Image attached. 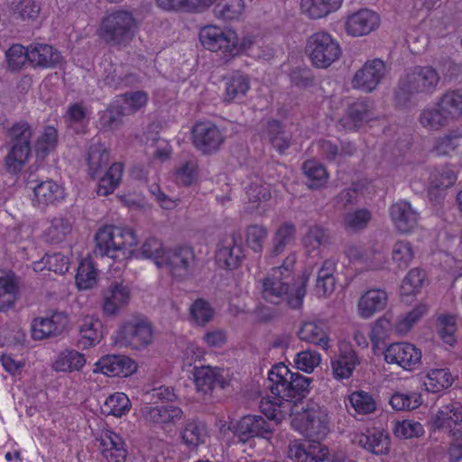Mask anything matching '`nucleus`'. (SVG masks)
<instances>
[{
  "label": "nucleus",
  "mask_w": 462,
  "mask_h": 462,
  "mask_svg": "<svg viewBox=\"0 0 462 462\" xmlns=\"http://www.w3.org/2000/svg\"><path fill=\"white\" fill-rule=\"evenodd\" d=\"M296 254L291 253L283 260L282 265L273 267L262 281V297L272 304L285 302L293 310L302 306L306 295L308 277H303L301 284L294 291L291 290L292 273L296 263Z\"/></svg>",
  "instance_id": "1"
},
{
  "label": "nucleus",
  "mask_w": 462,
  "mask_h": 462,
  "mask_svg": "<svg viewBox=\"0 0 462 462\" xmlns=\"http://www.w3.org/2000/svg\"><path fill=\"white\" fill-rule=\"evenodd\" d=\"M439 70L430 65H416L408 69L398 80L394 97L398 104L406 105L413 98H428L440 85Z\"/></svg>",
  "instance_id": "2"
},
{
  "label": "nucleus",
  "mask_w": 462,
  "mask_h": 462,
  "mask_svg": "<svg viewBox=\"0 0 462 462\" xmlns=\"http://www.w3.org/2000/svg\"><path fill=\"white\" fill-rule=\"evenodd\" d=\"M311 383V378L293 373L280 363L269 371L267 388L278 401L284 400L296 404L310 393Z\"/></svg>",
  "instance_id": "3"
},
{
  "label": "nucleus",
  "mask_w": 462,
  "mask_h": 462,
  "mask_svg": "<svg viewBox=\"0 0 462 462\" xmlns=\"http://www.w3.org/2000/svg\"><path fill=\"white\" fill-rule=\"evenodd\" d=\"M137 30L138 21L134 14L131 11L119 8L102 17L97 34L110 46L125 47L135 37Z\"/></svg>",
  "instance_id": "4"
},
{
  "label": "nucleus",
  "mask_w": 462,
  "mask_h": 462,
  "mask_svg": "<svg viewBox=\"0 0 462 462\" xmlns=\"http://www.w3.org/2000/svg\"><path fill=\"white\" fill-rule=\"evenodd\" d=\"M33 129L26 121L14 123L6 132L8 152L4 160L5 171L10 174L19 173L32 154Z\"/></svg>",
  "instance_id": "5"
},
{
  "label": "nucleus",
  "mask_w": 462,
  "mask_h": 462,
  "mask_svg": "<svg viewBox=\"0 0 462 462\" xmlns=\"http://www.w3.org/2000/svg\"><path fill=\"white\" fill-rule=\"evenodd\" d=\"M96 255L108 256L122 261L137 245V237L132 228L108 226L98 230L95 236Z\"/></svg>",
  "instance_id": "6"
},
{
  "label": "nucleus",
  "mask_w": 462,
  "mask_h": 462,
  "mask_svg": "<svg viewBox=\"0 0 462 462\" xmlns=\"http://www.w3.org/2000/svg\"><path fill=\"white\" fill-rule=\"evenodd\" d=\"M305 51L311 63L319 69H327L341 55L339 43L325 32L310 35L306 43Z\"/></svg>",
  "instance_id": "7"
},
{
  "label": "nucleus",
  "mask_w": 462,
  "mask_h": 462,
  "mask_svg": "<svg viewBox=\"0 0 462 462\" xmlns=\"http://www.w3.org/2000/svg\"><path fill=\"white\" fill-rule=\"evenodd\" d=\"M120 333L123 341L136 350L146 348L153 340L152 322L144 316H134L125 322Z\"/></svg>",
  "instance_id": "8"
},
{
  "label": "nucleus",
  "mask_w": 462,
  "mask_h": 462,
  "mask_svg": "<svg viewBox=\"0 0 462 462\" xmlns=\"http://www.w3.org/2000/svg\"><path fill=\"white\" fill-rule=\"evenodd\" d=\"M167 267L174 277L185 279L196 267V256L192 247L183 245L166 249L160 267Z\"/></svg>",
  "instance_id": "9"
},
{
  "label": "nucleus",
  "mask_w": 462,
  "mask_h": 462,
  "mask_svg": "<svg viewBox=\"0 0 462 462\" xmlns=\"http://www.w3.org/2000/svg\"><path fill=\"white\" fill-rule=\"evenodd\" d=\"M304 411L302 434L310 442L319 444L328 433V416L327 410L317 403L302 407Z\"/></svg>",
  "instance_id": "10"
},
{
  "label": "nucleus",
  "mask_w": 462,
  "mask_h": 462,
  "mask_svg": "<svg viewBox=\"0 0 462 462\" xmlns=\"http://www.w3.org/2000/svg\"><path fill=\"white\" fill-rule=\"evenodd\" d=\"M273 426L261 415L242 417L234 426V437L238 442L246 443L254 438L270 439L273 434Z\"/></svg>",
  "instance_id": "11"
},
{
  "label": "nucleus",
  "mask_w": 462,
  "mask_h": 462,
  "mask_svg": "<svg viewBox=\"0 0 462 462\" xmlns=\"http://www.w3.org/2000/svg\"><path fill=\"white\" fill-rule=\"evenodd\" d=\"M201 44L211 51L232 54L238 45V38L234 31H224L214 25L203 27L199 32Z\"/></svg>",
  "instance_id": "12"
},
{
  "label": "nucleus",
  "mask_w": 462,
  "mask_h": 462,
  "mask_svg": "<svg viewBox=\"0 0 462 462\" xmlns=\"http://www.w3.org/2000/svg\"><path fill=\"white\" fill-rule=\"evenodd\" d=\"M386 75L385 63L380 59H374L366 61L358 69L352 80L355 88L365 92H372Z\"/></svg>",
  "instance_id": "13"
},
{
  "label": "nucleus",
  "mask_w": 462,
  "mask_h": 462,
  "mask_svg": "<svg viewBox=\"0 0 462 462\" xmlns=\"http://www.w3.org/2000/svg\"><path fill=\"white\" fill-rule=\"evenodd\" d=\"M384 359L387 363L398 365L405 370H413L420 364L421 351L410 343H394L384 351Z\"/></svg>",
  "instance_id": "14"
},
{
  "label": "nucleus",
  "mask_w": 462,
  "mask_h": 462,
  "mask_svg": "<svg viewBox=\"0 0 462 462\" xmlns=\"http://www.w3.org/2000/svg\"><path fill=\"white\" fill-rule=\"evenodd\" d=\"M192 142L203 153H211L218 150L224 142V135L212 123L199 122L193 126Z\"/></svg>",
  "instance_id": "15"
},
{
  "label": "nucleus",
  "mask_w": 462,
  "mask_h": 462,
  "mask_svg": "<svg viewBox=\"0 0 462 462\" xmlns=\"http://www.w3.org/2000/svg\"><path fill=\"white\" fill-rule=\"evenodd\" d=\"M194 383L199 392L211 393L216 388L224 389L228 382L223 368L200 366L194 369Z\"/></svg>",
  "instance_id": "16"
},
{
  "label": "nucleus",
  "mask_w": 462,
  "mask_h": 462,
  "mask_svg": "<svg viewBox=\"0 0 462 462\" xmlns=\"http://www.w3.org/2000/svg\"><path fill=\"white\" fill-rule=\"evenodd\" d=\"M136 363L123 355H110L100 358L96 363L94 372H101L107 376L126 377L135 372Z\"/></svg>",
  "instance_id": "17"
},
{
  "label": "nucleus",
  "mask_w": 462,
  "mask_h": 462,
  "mask_svg": "<svg viewBox=\"0 0 462 462\" xmlns=\"http://www.w3.org/2000/svg\"><path fill=\"white\" fill-rule=\"evenodd\" d=\"M379 24L380 17L376 13L361 9L347 17L346 31L354 37L364 36L374 31Z\"/></svg>",
  "instance_id": "18"
},
{
  "label": "nucleus",
  "mask_w": 462,
  "mask_h": 462,
  "mask_svg": "<svg viewBox=\"0 0 462 462\" xmlns=\"http://www.w3.org/2000/svg\"><path fill=\"white\" fill-rule=\"evenodd\" d=\"M240 240V236L233 233L228 239L223 241L216 255L220 265L229 270L236 269L241 265L245 254Z\"/></svg>",
  "instance_id": "19"
},
{
  "label": "nucleus",
  "mask_w": 462,
  "mask_h": 462,
  "mask_svg": "<svg viewBox=\"0 0 462 462\" xmlns=\"http://www.w3.org/2000/svg\"><path fill=\"white\" fill-rule=\"evenodd\" d=\"M99 442V450L107 462H125L127 450L125 441L116 432L106 430L97 439Z\"/></svg>",
  "instance_id": "20"
},
{
  "label": "nucleus",
  "mask_w": 462,
  "mask_h": 462,
  "mask_svg": "<svg viewBox=\"0 0 462 462\" xmlns=\"http://www.w3.org/2000/svg\"><path fill=\"white\" fill-rule=\"evenodd\" d=\"M360 364L356 351L348 345H342L338 356L331 361L333 375L336 379H348Z\"/></svg>",
  "instance_id": "21"
},
{
  "label": "nucleus",
  "mask_w": 462,
  "mask_h": 462,
  "mask_svg": "<svg viewBox=\"0 0 462 462\" xmlns=\"http://www.w3.org/2000/svg\"><path fill=\"white\" fill-rule=\"evenodd\" d=\"M388 294L381 289H372L361 295L357 304L358 314L363 319H370L385 309Z\"/></svg>",
  "instance_id": "22"
},
{
  "label": "nucleus",
  "mask_w": 462,
  "mask_h": 462,
  "mask_svg": "<svg viewBox=\"0 0 462 462\" xmlns=\"http://www.w3.org/2000/svg\"><path fill=\"white\" fill-rule=\"evenodd\" d=\"M143 419L153 424L174 423L183 416L182 410L172 404L152 406L145 404L141 409Z\"/></svg>",
  "instance_id": "23"
},
{
  "label": "nucleus",
  "mask_w": 462,
  "mask_h": 462,
  "mask_svg": "<svg viewBox=\"0 0 462 462\" xmlns=\"http://www.w3.org/2000/svg\"><path fill=\"white\" fill-rule=\"evenodd\" d=\"M391 218L401 233H408L418 225L419 214L407 201H399L390 208Z\"/></svg>",
  "instance_id": "24"
},
{
  "label": "nucleus",
  "mask_w": 462,
  "mask_h": 462,
  "mask_svg": "<svg viewBox=\"0 0 462 462\" xmlns=\"http://www.w3.org/2000/svg\"><path fill=\"white\" fill-rule=\"evenodd\" d=\"M224 82L223 101L226 103L239 102L250 89V78L241 71H235L225 77Z\"/></svg>",
  "instance_id": "25"
},
{
  "label": "nucleus",
  "mask_w": 462,
  "mask_h": 462,
  "mask_svg": "<svg viewBox=\"0 0 462 462\" xmlns=\"http://www.w3.org/2000/svg\"><path fill=\"white\" fill-rule=\"evenodd\" d=\"M328 454L316 443L292 441L288 447V457L294 462H320L323 461Z\"/></svg>",
  "instance_id": "26"
},
{
  "label": "nucleus",
  "mask_w": 462,
  "mask_h": 462,
  "mask_svg": "<svg viewBox=\"0 0 462 462\" xmlns=\"http://www.w3.org/2000/svg\"><path fill=\"white\" fill-rule=\"evenodd\" d=\"M296 239V226L291 222L282 223L273 233L266 258H274L283 254L286 248L294 244Z\"/></svg>",
  "instance_id": "27"
},
{
  "label": "nucleus",
  "mask_w": 462,
  "mask_h": 462,
  "mask_svg": "<svg viewBox=\"0 0 462 462\" xmlns=\"http://www.w3.org/2000/svg\"><path fill=\"white\" fill-rule=\"evenodd\" d=\"M431 421L434 430H462V403L452 402L443 406Z\"/></svg>",
  "instance_id": "28"
},
{
  "label": "nucleus",
  "mask_w": 462,
  "mask_h": 462,
  "mask_svg": "<svg viewBox=\"0 0 462 462\" xmlns=\"http://www.w3.org/2000/svg\"><path fill=\"white\" fill-rule=\"evenodd\" d=\"M32 189L34 205L41 208H44L49 205H54L64 198L62 187L52 180L42 181Z\"/></svg>",
  "instance_id": "29"
},
{
  "label": "nucleus",
  "mask_w": 462,
  "mask_h": 462,
  "mask_svg": "<svg viewBox=\"0 0 462 462\" xmlns=\"http://www.w3.org/2000/svg\"><path fill=\"white\" fill-rule=\"evenodd\" d=\"M62 61L60 52L49 44L30 45V63L34 67L54 68Z\"/></svg>",
  "instance_id": "30"
},
{
  "label": "nucleus",
  "mask_w": 462,
  "mask_h": 462,
  "mask_svg": "<svg viewBox=\"0 0 462 462\" xmlns=\"http://www.w3.org/2000/svg\"><path fill=\"white\" fill-rule=\"evenodd\" d=\"M103 310L106 315L116 314L130 300V291L122 283L114 282L103 293Z\"/></svg>",
  "instance_id": "31"
},
{
  "label": "nucleus",
  "mask_w": 462,
  "mask_h": 462,
  "mask_svg": "<svg viewBox=\"0 0 462 462\" xmlns=\"http://www.w3.org/2000/svg\"><path fill=\"white\" fill-rule=\"evenodd\" d=\"M86 160L88 166L89 175L93 179L97 178L108 165V150L103 143L99 142H93L88 148Z\"/></svg>",
  "instance_id": "32"
},
{
  "label": "nucleus",
  "mask_w": 462,
  "mask_h": 462,
  "mask_svg": "<svg viewBox=\"0 0 462 462\" xmlns=\"http://www.w3.org/2000/svg\"><path fill=\"white\" fill-rule=\"evenodd\" d=\"M373 118H374V113L372 103L365 99H358L348 106L345 126L356 130L363 123Z\"/></svg>",
  "instance_id": "33"
},
{
  "label": "nucleus",
  "mask_w": 462,
  "mask_h": 462,
  "mask_svg": "<svg viewBox=\"0 0 462 462\" xmlns=\"http://www.w3.org/2000/svg\"><path fill=\"white\" fill-rule=\"evenodd\" d=\"M336 262L332 259H327L323 262L318 271L315 292L319 297H327L330 295L336 286Z\"/></svg>",
  "instance_id": "34"
},
{
  "label": "nucleus",
  "mask_w": 462,
  "mask_h": 462,
  "mask_svg": "<svg viewBox=\"0 0 462 462\" xmlns=\"http://www.w3.org/2000/svg\"><path fill=\"white\" fill-rule=\"evenodd\" d=\"M263 136L281 154L284 153L291 146V137L283 130L281 122L278 120L269 119L266 122Z\"/></svg>",
  "instance_id": "35"
},
{
  "label": "nucleus",
  "mask_w": 462,
  "mask_h": 462,
  "mask_svg": "<svg viewBox=\"0 0 462 462\" xmlns=\"http://www.w3.org/2000/svg\"><path fill=\"white\" fill-rule=\"evenodd\" d=\"M363 448L375 455H384L389 450V439L383 431H374L369 434H356L353 439Z\"/></svg>",
  "instance_id": "36"
},
{
  "label": "nucleus",
  "mask_w": 462,
  "mask_h": 462,
  "mask_svg": "<svg viewBox=\"0 0 462 462\" xmlns=\"http://www.w3.org/2000/svg\"><path fill=\"white\" fill-rule=\"evenodd\" d=\"M343 0H301L300 8L311 19H319L336 12Z\"/></svg>",
  "instance_id": "37"
},
{
  "label": "nucleus",
  "mask_w": 462,
  "mask_h": 462,
  "mask_svg": "<svg viewBox=\"0 0 462 462\" xmlns=\"http://www.w3.org/2000/svg\"><path fill=\"white\" fill-rule=\"evenodd\" d=\"M86 365L85 356L74 349H65L60 353L53 364L58 372L72 373L80 371Z\"/></svg>",
  "instance_id": "38"
},
{
  "label": "nucleus",
  "mask_w": 462,
  "mask_h": 462,
  "mask_svg": "<svg viewBox=\"0 0 462 462\" xmlns=\"http://www.w3.org/2000/svg\"><path fill=\"white\" fill-rule=\"evenodd\" d=\"M298 337L302 341L321 346L322 349L329 347L328 337L321 323L304 322L298 331Z\"/></svg>",
  "instance_id": "39"
},
{
  "label": "nucleus",
  "mask_w": 462,
  "mask_h": 462,
  "mask_svg": "<svg viewBox=\"0 0 462 462\" xmlns=\"http://www.w3.org/2000/svg\"><path fill=\"white\" fill-rule=\"evenodd\" d=\"M102 322L93 317H85L79 325L80 343L84 347L97 345L103 337Z\"/></svg>",
  "instance_id": "40"
},
{
  "label": "nucleus",
  "mask_w": 462,
  "mask_h": 462,
  "mask_svg": "<svg viewBox=\"0 0 462 462\" xmlns=\"http://www.w3.org/2000/svg\"><path fill=\"white\" fill-rule=\"evenodd\" d=\"M19 295L18 282L14 277H0V312L12 309Z\"/></svg>",
  "instance_id": "41"
},
{
  "label": "nucleus",
  "mask_w": 462,
  "mask_h": 462,
  "mask_svg": "<svg viewBox=\"0 0 462 462\" xmlns=\"http://www.w3.org/2000/svg\"><path fill=\"white\" fill-rule=\"evenodd\" d=\"M451 119L449 114L445 112L439 106L438 107L424 108L419 116L420 125L430 130H439L448 125Z\"/></svg>",
  "instance_id": "42"
},
{
  "label": "nucleus",
  "mask_w": 462,
  "mask_h": 462,
  "mask_svg": "<svg viewBox=\"0 0 462 462\" xmlns=\"http://www.w3.org/2000/svg\"><path fill=\"white\" fill-rule=\"evenodd\" d=\"M454 378L448 368L430 369L424 381L426 390L439 393L451 386Z\"/></svg>",
  "instance_id": "43"
},
{
  "label": "nucleus",
  "mask_w": 462,
  "mask_h": 462,
  "mask_svg": "<svg viewBox=\"0 0 462 462\" xmlns=\"http://www.w3.org/2000/svg\"><path fill=\"white\" fill-rule=\"evenodd\" d=\"M245 10L244 0H219L213 8L217 19L234 21L240 18Z\"/></svg>",
  "instance_id": "44"
},
{
  "label": "nucleus",
  "mask_w": 462,
  "mask_h": 462,
  "mask_svg": "<svg viewBox=\"0 0 462 462\" xmlns=\"http://www.w3.org/2000/svg\"><path fill=\"white\" fill-rule=\"evenodd\" d=\"M181 437L186 445L196 448L205 443L208 437L207 426L198 420H189L182 430Z\"/></svg>",
  "instance_id": "45"
},
{
  "label": "nucleus",
  "mask_w": 462,
  "mask_h": 462,
  "mask_svg": "<svg viewBox=\"0 0 462 462\" xmlns=\"http://www.w3.org/2000/svg\"><path fill=\"white\" fill-rule=\"evenodd\" d=\"M123 165L121 163H113L106 171V174L100 178L97 188V193L99 196H107L114 192L121 181Z\"/></svg>",
  "instance_id": "46"
},
{
  "label": "nucleus",
  "mask_w": 462,
  "mask_h": 462,
  "mask_svg": "<svg viewBox=\"0 0 462 462\" xmlns=\"http://www.w3.org/2000/svg\"><path fill=\"white\" fill-rule=\"evenodd\" d=\"M437 106L451 118L462 116V88L448 89L439 97Z\"/></svg>",
  "instance_id": "47"
},
{
  "label": "nucleus",
  "mask_w": 462,
  "mask_h": 462,
  "mask_svg": "<svg viewBox=\"0 0 462 462\" xmlns=\"http://www.w3.org/2000/svg\"><path fill=\"white\" fill-rule=\"evenodd\" d=\"M307 178V185L310 189H319L325 185L328 174L326 168L316 161H307L302 165Z\"/></svg>",
  "instance_id": "48"
},
{
  "label": "nucleus",
  "mask_w": 462,
  "mask_h": 462,
  "mask_svg": "<svg viewBox=\"0 0 462 462\" xmlns=\"http://www.w3.org/2000/svg\"><path fill=\"white\" fill-rule=\"evenodd\" d=\"M57 143V130L52 126H46L35 142L34 150L37 159L44 160L51 152L54 151Z\"/></svg>",
  "instance_id": "49"
},
{
  "label": "nucleus",
  "mask_w": 462,
  "mask_h": 462,
  "mask_svg": "<svg viewBox=\"0 0 462 462\" xmlns=\"http://www.w3.org/2000/svg\"><path fill=\"white\" fill-rule=\"evenodd\" d=\"M131 409V402L124 393H115L108 396L102 406L103 413L121 417Z\"/></svg>",
  "instance_id": "50"
},
{
  "label": "nucleus",
  "mask_w": 462,
  "mask_h": 462,
  "mask_svg": "<svg viewBox=\"0 0 462 462\" xmlns=\"http://www.w3.org/2000/svg\"><path fill=\"white\" fill-rule=\"evenodd\" d=\"M97 271L91 259H83L78 267L76 283L79 289L88 290L97 284Z\"/></svg>",
  "instance_id": "51"
},
{
  "label": "nucleus",
  "mask_w": 462,
  "mask_h": 462,
  "mask_svg": "<svg viewBox=\"0 0 462 462\" xmlns=\"http://www.w3.org/2000/svg\"><path fill=\"white\" fill-rule=\"evenodd\" d=\"M71 232V224L65 217H54L45 231L46 240L51 244L62 242Z\"/></svg>",
  "instance_id": "52"
},
{
  "label": "nucleus",
  "mask_w": 462,
  "mask_h": 462,
  "mask_svg": "<svg viewBox=\"0 0 462 462\" xmlns=\"http://www.w3.org/2000/svg\"><path fill=\"white\" fill-rule=\"evenodd\" d=\"M268 236V230L263 225H250L245 229V242L247 246L256 254H261Z\"/></svg>",
  "instance_id": "53"
},
{
  "label": "nucleus",
  "mask_w": 462,
  "mask_h": 462,
  "mask_svg": "<svg viewBox=\"0 0 462 462\" xmlns=\"http://www.w3.org/2000/svg\"><path fill=\"white\" fill-rule=\"evenodd\" d=\"M348 400L355 411L359 414H369L376 409V403L373 396L365 391L352 393Z\"/></svg>",
  "instance_id": "54"
},
{
  "label": "nucleus",
  "mask_w": 462,
  "mask_h": 462,
  "mask_svg": "<svg viewBox=\"0 0 462 462\" xmlns=\"http://www.w3.org/2000/svg\"><path fill=\"white\" fill-rule=\"evenodd\" d=\"M125 116H126V111L118 105L109 106L100 116V128L105 131L116 129L121 125Z\"/></svg>",
  "instance_id": "55"
},
{
  "label": "nucleus",
  "mask_w": 462,
  "mask_h": 462,
  "mask_svg": "<svg viewBox=\"0 0 462 462\" xmlns=\"http://www.w3.org/2000/svg\"><path fill=\"white\" fill-rule=\"evenodd\" d=\"M43 268H47L49 271L54 272L55 273L63 274L69 270V260L60 253L46 254L42 262L35 263L34 269L42 270Z\"/></svg>",
  "instance_id": "56"
},
{
  "label": "nucleus",
  "mask_w": 462,
  "mask_h": 462,
  "mask_svg": "<svg viewBox=\"0 0 462 462\" xmlns=\"http://www.w3.org/2000/svg\"><path fill=\"white\" fill-rule=\"evenodd\" d=\"M304 245L310 249H318L320 246L330 243V236L328 229L320 226H312L309 228L303 238Z\"/></svg>",
  "instance_id": "57"
},
{
  "label": "nucleus",
  "mask_w": 462,
  "mask_h": 462,
  "mask_svg": "<svg viewBox=\"0 0 462 462\" xmlns=\"http://www.w3.org/2000/svg\"><path fill=\"white\" fill-rule=\"evenodd\" d=\"M6 59L10 69H22L26 61L30 62V46L25 48L21 44H14L6 51Z\"/></svg>",
  "instance_id": "58"
},
{
  "label": "nucleus",
  "mask_w": 462,
  "mask_h": 462,
  "mask_svg": "<svg viewBox=\"0 0 462 462\" xmlns=\"http://www.w3.org/2000/svg\"><path fill=\"white\" fill-rule=\"evenodd\" d=\"M425 277L424 271L418 268L411 269L401 285L402 294L411 295L416 293L423 285Z\"/></svg>",
  "instance_id": "59"
},
{
  "label": "nucleus",
  "mask_w": 462,
  "mask_h": 462,
  "mask_svg": "<svg viewBox=\"0 0 462 462\" xmlns=\"http://www.w3.org/2000/svg\"><path fill=\"white\" fill-rule=\"evenodd\" d=\"M392 258L398 268H407L413 258L411 244L407 241H397L393 247Z\"/></svg>",
  "instance_id": "60"
},
{
  "label": "nucleus",
  "mask_w": 462,
  "mask_h": 462,
  "mask_svg": "<svg viewBox=\"0 0 462 462\" xmlns=\"http://www.w3.org/2000/svg\"><path fill=\"white\" fill-rule=\"evenodd\" d=\"M165 251L166 249L163 248L162 243L153 236L147 238L141 248L143 256L153 259L157 266H161L162 258Z\"/></svg>",
  "instance_id": "61"
},
{
  "label": "nucleus",
  "mask_w": 462,
  "mask_h": 462,
  "mask_svg": "<svg viewBox=\"0 0 462 462\" xmlns=\"http://www.w3.org/2000/svg\"><path fill=\"white\" fill-rule=\"evenodd\" d=\"M371 220V213L367 209H358L346 214L344 226L351 231L364 229Z\"/></svg>",
  "instance_id": "62"
},
{
  "label": "nucleus",
  "mask_w": 462,
  "mask_h": 462,
  "mask_svg": "<svg viewBox=\"0 0 462 462\" xmlns=\"http://www.w3.org/2000/svg\"><path fill=\"white\" fill-rule=\"evenodd\" d=\"M427 311L426 305L420 304L413 308L405 317L399 319L395 324V329L400 334H406L413 325L424 315Z\"/></svg>",
  "instance_id": "63"
},
{
  "label": "nucleus",
  "mask_w": 462,
  "mask_h": 462,
  "mask_svg": "<svg viewBox=\"0 0 462 462\" xmlns=\"http://www.w3.org/2000/svg\"><path fill=\"white\" fill-rule=\"evenodd\" d=\"M214 311L208 302L202 299L194 301L190 307V315L199 325H205L213 317Z\"/></svg>",
  "instance_id": "64"
}]
</instances>
